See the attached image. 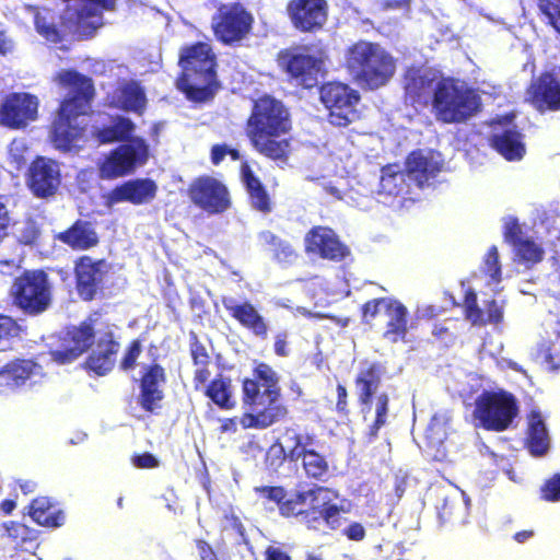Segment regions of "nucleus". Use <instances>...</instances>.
Here are the masks:
<instances>
[{"instance_id": "nucleus-1", "label": "nucleus", "mask_w": 560, "mask_h": 560, "mask_svg": "<svg viewBox=\"0 0 560 560\" xmlns=\"http://www.w3.org/2000/svg\"><path fill=\"white\" fill-rule=\"evenodd\" d=\"M57 81L69 89V95L61 103L50 139L56 149L67 152L77 148L84 136L93 85L89 78L71 70L59 72Z\"/></svg>"}, {"instance_id": "nucleus-2", "label": "nucleus", "mask_w": 560, "mask_h": 560, "mask_svg": "<svg viewBox=\"0 0 560 560\" xmlns=\"http://www.w3.org/2000/svg\"><path fill=\"white\" fill-rule=\"evenodd\" d=\"M289 113L281 102L270 96L260 97L254 105L247 122V136L260 154L283 161L290 143L280 139L290 129Z\"/></svg>"}, {"instance_id": "nucleus-3", "label": "nucleus", "mask_w": 560, "mask_h": 560, "mask_svg": "<svg viewBox=\"0 0 560 560\" xmlns=\"http://www.w3.org/2000/svg\"><path fill=\"white\" fill-rule=\"evenodd\" d=\"M254 375L256 380L243 383L244 402L249 412L243 416L241 423L245 428L264 429L282 419L287 409L279 402V377L272 368L259 363Z\"/></svg>"}, {"instance_id": "nucleus-4", "label": "nucleus", "mask_w": 560, "mask_h": 560, "mask_svg": "<svg viewBox=\"0 0 560 560\" xmlns=\"http://www.w3.org/2000/svg\"><path fill=\"white\" fill-rule=\"evenodd\" d=\"M135 128L129 118L116 116L109 126L97 132L98 141L102 143L127 140V143L115 149L101 164L102 178L124 176L147 161L148 145L144 140L138 137L130 138Z\"/></svg>"}, {"instance_id": "nucleus-5", "label": "nucleus", "mask_w": 560, "mask_h": 560, "mask_svg": "<svg viewBox=\"0 0 560 560\" xmlns=\"http://www.w3.org/2000/svg\"><path fill=\"white\" fill-rule=\"evenodd\" d=\"M183 77L176 82L189 100H208L215 85L214 55L207 43H198L183 50L179 59Z\"/></svg>"}, {"instance_id": "nucleus-6", "label": "nucleus", "mask_w": 560, "mask_h": 560, "mask_svg": "<svg viewBox=\"0 0 560 560\" xmlns=\"http://www.w3.org/2000/svg\"><path fill=\"white\" fill-rule=\"evenodd\" d=\"M347 62L355 80L371 90L385 85L395 72L392 56L380 45L368 42L353 45Z\"/></svg>"}, {"instance_id": "nucleus-7", "label": "nucleus", "mask_w": 560, "mask_h": 560, "mask_svg": "<svg viewBox=\"0 0 560 560\" xmlns=\"http://www.w3.org/2000/svg\"><path fill=\"white\" fill-rule=\"evenodd\" d=\"M480 106L477 93L466 84L452 79H441L435 85L433 108L439 120L453 124L471 117Z\"/></svg>"}, {"instance_id": "nucleus-8", "label": "nucleus", "mask_w": 560, "mask_h": 560, "mask_svg": "<svg viewBox=\"0 0 560 560\" xmlns=\"http://www.w3.org/2000/svg\"><path fill=\"white\" fill-rule=\"evenodd\" d=\"M14 304L30 315L45 312L51 303V284L42 270L25 271L11 288Z\"/></svg>"}, {"instance_id": "nucleus-9", "label": "nucleus", "mask_w": 560, "mask_h": 560, "mask_svg": "<svg viewBox=\"0 0 560 560\" xmlns=\"http://www.w3.org/2000/svg\"><path fill=\"white\" fill-rule=\"evenodd\" d=\"M61 21L65 30L80 36H90L103 25V10H113L115 0H66Z\"/></svg>"}, {"instance_id": "nucleus-10", "label": "nucleus", "mask_w": 560, "mask_h": 560, "mask_svg": "<svg viewBox=\"0 0 560 560\" xmlns=\"http://www.w3.org/2000/svg\"><path fill=\"white\" fill-rule=\"evenodd\" d=\"M516 415V400L506 392L483 393L477 399L476 419L488 430H505Z\"/></svg>"}, {"instance_id": "nucleus-11", "label": "nucleus", "mask_w": 560, "mask_h": 560, "mask_svg": "<svg viewBox=\"0 0 560 560\" xmlns=\"http://www.w3.org/2000/svg\"><path fill=\"white\" fill-rule=\"evenodd\" d=\"M320 100L329 112L330 124L343 127L359 118V93L342 83H327L320 89Z\"/></svg>"}, {"instance_id": "nucleus-12", "label": "nucleus", "mask_w": 560, "mask_h": 560, "mask_svg": "<svg viewBox=\"0 0 560 560\" xmlns=\"http://www.w3.org/2000/svg\"><path fill=\"white\" fill-rule=\"evenodd\" d=\"M252 15L240 4L222 5L213 16L217 38L225 44L240 42L250 30Z\"/></svg>"}, {"instance_id": "nucleus-13", "label": "nucleus", "mask_w": 560, "mask_h": 560, "mask_svg": "<svg viewBox=\"0 0 560 560\" xmlns=\"http://www.w3.org/2000/svg\"><path fill=\"white\" fill-rule=\"evenodd\" d=\"M287 13L292 25L301 32H316L328 19L326 0H290Z\"/></svg>"}, {"instance_id": "nucleus-14", "label": "nucleus", "mask_w": 560, "mask_h": 560, "mask_svg": "<svg viewBox=\"0 0 560 560\" xmlns=\"http://www.w3.org/2000/svg\"><path fill=\"white\" fill-rule=\"evenodd\" d=\"M38 98L28 93H12L0 106V124L13 129L25 127L37 118Z\"/></svg>"}, {"instance_id": "nucleus-15", "label": "nucleus", "mask_w": 560, "mask_h": 560, "mask_svg": "<svg viewBox=\"0 0 560 560\" xmlns=\"http://www.w3.org/2000/svg\"><path fill=\"white\" fill-rule=\"evenodd\" d=\"M191 201L209 213H219L228 209L230 200L225 186L212 177L196 179L189 188Z\"/></svg>"}, {"instance_id": "nucleus-16", "label": "nucleus", "mask_w": 560, "mask_h": 560, "mask_svg": "<svg viewBox=\"0 0 560 560\" xmlns=\"http://www.w3.org/2000/svg\"><path fill=\"white\" fill-rule=\"evenodd\" d=\"M282 63L295 84L306 89L317 84L323 67L320 57L303 50L282 58Z\"/></svg>"}, {"instance_id": "nucleus-17", "label": "nucleus", "mask_w": 560, "mask_h": 560, "mask_svg": "<svg viewBox=\"0 0 560 560\" xmlns=\"http://www.w3.org/2000/svg\"><path fill=\"white\" fill-rule=\"evenodd\" d=\"M491 143L502 156L510 161L521 160L525 154L522 135L515 130L510 116L494 121Z\"/></svg>"}, {"instance_id": "nucleus-18", "label": "nucleus", "mask_w": 560, "mask_h": 560, "mask_svg": "<svg viewBox=\"0 0 560 560\" xmlns=\"http://www.w3.org/2000/svg\"><path fill=\"white\" fill-rule=\"evenodd\" d=\"M443 160L440 153L432 150H418L409 154L406 161L407 176L418 187L429 185L442 170Z\"/></svg>"}, {"instance_id": "nucleus-19", "label": "nucleus", "mask_w": 560, "mask_h": 560, "mask_svg": "<svg viewBox=\"0 0 560 560\" xmlns=\"http://www.w3.org/2000/svg\"><path fill=\"white\" fill-rule=\"evenodd\" d=\"M93 337L94 327L91 323L70 328L63 338L62 349L51 352L52 360L60 364L72 362L92 345Z\"/></svg>"}, {"instance_id": "nucleus-20", "label": "nucleus", "mask_w": 560, "mask_h": 560, "mask_svg": "<svg viewBox=\"0 0 560 560\" xmlns=\"http://www.w3.org/2000/svg\"><path fill=\"white\" fill-rule=\"evenodd\" d=\"M305 248L307 253L330 260H340L348 254V248L339 242L334 231L323 226H316L306 234Z\"/></svg>"}, {"instance_id": "nucleus-21", "label": "nucleus", "mask_w": 560, "mask_h": 560, "mask_svg": "<svg viewBox=\"0 0 560 560\" xmlns=\"http://www.w3.org/2000/svg\"><path fill=\"white\" fill-rule=\"evenodd\" d=\"M60 184L59 165L45 158L35 160L30 168V187L38 197L52 195Z\"/></svg>"}, {"instance_id": "nucleus-22", "label": "nucleus", "mask_w": 560, "mask_h": 560, "mask_svg": "<svg viewBox=\"0 0 560 560\" xmlns=\"http://www.w3.org/2000/svg\"><path fill=\"white\" fill-rule=\"evenodd\" d=\"M158 191L156 184L149 178L127 180L108 194L109 203L130 202L142 205L152 201Z\"/></svg>"}, {"instance_id": "nucleus-23", "label": "nucleus", "mask_w": 560, "mask_h": 560, "mask_svg": "<svg viewBox=\"0 0 560 560\" xmlns=\"http://www.w3.org/2000/svg\"><path fill=\"white\" fill-rule=\"evenodd\" d=\"M405 90L412 103H428L435 95V85L440 82L438 72L430 68L409 69L406 74Z\"/></svg>"}, {"instance_id": "nucleus-24", "label": "nucleus", "mask_w": 560, "mask_h": 560, "mask_svg": "<svg viewBox=\"0 0 560 560\" xmlns=\"http://www.w3.org/2000/svg\"><path fill=\"white\" fill-rule=\"evenodd\" d=\"M222 304L243 327L259 338H267L268 325L253 304L249 302L238 303L234 298H223Z\"/></svg>"}, {"instance_id": "nucleus-25", "label": "nucleus", "mask_w": 560, "mask_h": 560, "mask_svg": "<svg viewBox=\"0 0 560 560\" xmlns=\"http://www.w3.org/2000/svg\"><path fill=\"white\" fill-rule=\"evenodd\" d=\"M528 97L533 105L540 112L546 109H560V81L552 74L546 73L532 84Z\"/></svg>"}, {"instance_id": "nucleus-26", "label": "nucleus", "mask_w": 560, "mask_h": 560, "mask_svg": "<svg viewBox=\"0 0 560 560\" xmlns=\"http://www.w3.org/2000/svg\"><path fill=\"white\" fill-rule=\"evenodd\" d=\"M110 105L141 115L147 106L143 88L133 80L121 82L109 98Z\"/></svg>"}, {"instance_id": "nucleus-27", "label": "nucleus", "mask_w": 560, "mask_h": 560, "mask_svg": "<svg viewBox=\"0 0 560 560\" xmlns=\"http://www.w3.org/2000/svg\"><path fill=\"white\" fill-rule=\"evenodd\" d=\"M105 268V261H93L90 257H82L77 264L78 291L84 300L93 299L97 284L103 279Z\"/></svg>"}, {"instance_id": "nucleus-28", "label": "nucleus", "mask_w": 560, "mask_h": 560, "mask_svg": "<svg viewBox=\"0 0 560 560\" xmlns=\"http://www.w3.org/2000/svg\"><path fill=\"white\" fill-rule=\"evenodd\" d=\"M164 381V371L159 365L150 366L143 374L139 402L147 411H153L160 407Z\"/></svg>"}, {"instance_id": "nucleus-29", "label": "nucleus", "mask_w": 560, "mask_h": 560, "mask_svg": "<svg viewBox=\"0 0 560 560\" xmlns=\"http://www.w3.org/2000/svg\"><path fill=\"white\" fill-rule=\"evenodd\" d=\"M406 176L398 165L383 167L377 190L380 201L385 205H392L397 197L406 194L408 191Z\"/></svg>"}, {"instance_id": "nucleus-30", "label": "nucleus", "mask_w": 560, "mask_h": 560, "mask_svg": "<svg viewBox=\"0 0 560 560\" xmlns=\"http://www.w3.org/2000/svg\"><path fill=\"white\" fill-rule=\"evenodd\" d=\"M118 343L113 340L112 332H105L97 339V345L88 359V366L98 375L109 372L115 364Z\"/></svg>"}, {"instance_id": "nucleus-31", "label": "nucleus", "mask_w": 560, "mask_h": 560, "mask_svg": "<svg viewBox=\"0 0 560 560\" xmlns=\"http://www.w3.org/2000/svg\"><path fill=\"white\" fill-rule=\"evenodd\" d=\"M549 445L550 439L545 419L538 409L533 408L528 415V450L534 456H542L549 450Z\"/></svg>"}, {"instance_id": "nucleus-32", "label": "nucleus", "mask_w": 560, "mask_h": 560, "mask_svg": "<svg viewBox=\"0 0 560 560\" xmlns=\"http://www.w3.org/2000/svg\"><path fill=\"white\" fill-rule=\"evenodd\" d=\"M383 314L388 318L385 337L392 342L402 339L407 331V308L401 303L388 299Z\"/></svg>"}, {"instance_id": "nucleus-33", "label": "nucleus", "mask_w": 560, "mask_h": 560, "mask_svg": "<svg viewBox=\"0 0 560 560\" xmlns=\"http://www.w3.org/2000/svg\"><path fill=\"white\" fill-rule=\"evenodd\" d=\"M466 315L474 325L498 324L503 318L502 306L495 301L487 305V311L479 308L476 304L475 293L466 295Z\"/></svg>"}, {"instance_id": "nucleus-34", "label": "nucleus", "mask_w": 560, "mask_h": 560, "mask_svg": "<svg viewBox=\"0 0 560 560\" xmlns=\"http://www.w3.org/2000/svg\"><path fill=\"white\" fill-rule=\"evenodd\" d=\"M59 240L72 248L86 249L97 243V235L90 223L77 222L68 231L59 235Z\"/></svg>"}, {"instance_id": "nucleus-35", "label": "nucleus", "mask_w": 560, "mask_h": 560, "mask_svg": "<svg viewBox=\"0 0 560 560\" xmlns=\"http://www.w3.org/2000/svg\"><path fill=\"white\" fill-rule=\"evenodd\" d=\"M30 515L37 524L44 526H60L65 520L63 514L57 512L47 498L35 499L31 504Z\"/></svg>"}, {"instance_id": "nucleus-36", "label": "nucleus", "mask_w": 560, "mask_h": 560, "mask_svg": "<svg viewBox=\"0 0 560 560\" xmlns=\"http://www.w3.org/2000/svg\"><path fill=\"white\" fill-rule=\"evenodd\" d=\"M378 384V377L375 372L374 365H370L368 369L362 370L357 377V388L359 392L360 401L364 406L362 411L364 419L369 420V413H371V397Z\"/></svg>"}, {"instance_id": "nucleus-37", "label": "nucleus", "mask_w": 560, "mask_h": 560, "mask_svg": "<svg viewBox=\"0 0 560 560\" xmlns=\"http://www.w3.org/2000/svg\"><path fill=\"white\" fill-rule=\"evenodd\" d=\"M9 366L12 371L13 383L18 384L19 387L24 385L32 386L44 375L42 366L31 360L12 362Z\"/></svg>"}, {"instance_id": "nucleus-38", "label": "nucleus", "mask_w": 560, "mask_h": 560, "mask_svg": "<svg viewBox=\"0 0 560 560\" xmlns=\"http://www.w3.org/2000/svg\"><path fill=\"white\" fill-rule=\"evenodd\" d=\"M242 179L247 188L253 206L260 211L269 210V198L260 180L254 176L247 164L242 166Z\"/></svg>"}, {"instance_id": "nucleus-39", "label": "nucleus", "mask_w": 560, "mask_h": 560, "mask_svg": "<svg viewBox=\"0 0 560 560\" xmlns=\"http://www.w3.org/2000/svg\"><path fill=\"white\" fill-rule=\"evenodd\" d=\"M513 247L518 261L526 265L537 264L544 257V249L541 245L528 236L516 238Z\"/></svg>"}, {"instance_id": "nucleus-40", "label": "nucleus", "mask_w": 560, "mask_h": 560, "mask_svg": "<svg viewBox=\"0 0 560 560\" xmlns=\"http://www.w3.org/2000/svg\"><path fill=\"white\" fill-rule=\"evenodd\" d=\"M337 498V493L325 487H314L307 491L300 492V500L306 506L318 513Z\"/></svg>"}, {"instance_id": "nucleus-41", "label": "nucleus", "mask_w": 560, "mask_h": 560, "mask_svg": "<svg viewBox=\"0 0 560 560\" xmlns=\"http://www.w3.org/2000/svg\"><path fill=\"white\" fill-rule=\"evenodd\" d=\"M206 395L222 409H232L235 405L231 397V384L229 380H213L207 387Z\"/></svg>"}, {"instance_id": "nucleus-42", "label": "nucleus", "mask_w": 560, "mask_h": 560, "mask_svg": "<svg viewBox=\"0 0 560 560\" xmlns=\"http://www.w3.org/2000/svg\"><path fill=\"white\" fill-rule=\"evenodd\" d=\"M446 424L447 419L444 416L435 415L432 417L425 430L428 446L436 450L438 454H435V457H438L439 454L443 455L440 448L447 435Z\"/></svg>"}, {"instance_id": "nucleus-43", "label": "nucleus", "mask_w": 560, "mask_h": 560, "mask_svg": "<svg viewBox=\"0 0 560 560\" xmlns=\"http://www.w3.org/2000/svg\"><path fill=\"white\" fill-rule=\"evenodd\" d=\"M538 357L542 359L550 370L560 368V331L553 332L541 342Z\"/></svg>"}, {"instance_id": "nucleus-44", "label": "nucleus", "mask_w": 560, "mask_h": 560, "mask_svg": "<svg viewBox=\"0 0 560 560\" xmlns=\"http://www.w3.org/2000/svg\"><path fill=\"white\" fill-rule=\"evenodd\" d=\"M52 20V15L48 10L37 12L35 15V26L38 34L47 40L58 43L62 37V31L55 26Z\"/></svg>"}, {"instance_id": "nucleus-45", "label": "nucleus", "mask_w": 560, "mask_h": 560, "mask_svg": "<svg viewBox=\"0 0 560 560\" xmlns=\"http://www.w3.org/2000/svg\"><path fill=\"white\" fill-rule=\"evenodd\" d=\"M301 457L303 458V467L308 477L319 479L327 474V460L315 451L306 448Z\"/></svg>"}, {"instance_id": "nucleus-46", "label": "nucleus", "mask_w": 560, "mask_h": 560, "mask_svg": "<svg viewBox=\"0 0 560 560\" xmlns=\"http://www.w3.org/2000/svg\"><path fill=\"white\" fill-rule=\"evenodd\" d=\"M481 272L489 277V285H498L501 281V267L499 262V254L495 246H491L485 256Z\"/></svg>"}, {"instance_id": "nucleus-47", "label": "nucleus", "mask_w": 560, "mask_h": 560, "mask_svg": "<svg viewBox=\"0 0 560 560\" xmlns=\"http://www.w3.org/2000/svg\"><path fill=\"white\" fill-rule=\"evenodd\" d=\"M285 454L291 460H298L307 447L303 436L299 435L294 430H288L284 434L283 443H280Z\"/></svg>"}, {"instance_id": "nucleus-48", "label": "nucleus", "mask_w": 560, "mask_h": 560, "mask_svg": "<svg viewBox=\"0 0 560 560\" xmlns=\"http://www.w3.org/2000/svg\"><path fill=\"white\" fill-rule=\"evenodd\" d=\"M388 412V396L381 394L376 398L375 410L373 413V423L370 429V435L375 438L378 430L386 423Z\"/></svg>"}, {"instance_id": "nucleus-49", "label": "nucleus", "mask_w": 560, "mask_h": 560, "mask_svg": "<svg viewBox=\"0 0 560 560\" xmlns=\"http://www.w3.org/2000/svg\"><path fill=\"white\" fill-rule=\"evenodd\" d=\"M9 158L15 168H21L28 158V145L25 139H14L9 148Z\"/></svg>"}, {"instance_id": "nucleus-50", "label": "nucleus", "mask_w": 560, "mask_h": 560, "mask_svg": "<svg viewBox=\"0 0 560 560\" xmlns=\"http://www.w3.org/2000/svg\"><path fill=\"white\" fill-rule=\"evenodd\" d=\"M538 9L547 22L560 34V10L550 0H539Z\"/></svg>"}, {"instance_id": "nucleus-51", "label": "nucleus", "mask_w": 560, "mask_h": 560, "mask_svg": "<svg viewBox=\"0 0 560 560\" xmlns=\"http://www.w3.org/2000/svg\"><path fill=\"white\" fill-rule=\"evenodd\" d=\"M306 506L302 503L300 500V492L296 493L294 498H290L287 500H282L279 504V510L281 515L283 516H292V515H300L303 513L302 508Z\"/></svg>"}, {"instance_id": "nucleus-52", "label": "nucleus", "mask_w": 560, "mask_h": 560, "mask_svg": "<svg viewBox=\"0 0 560 560\" xmlns=\"http://www.w3.org/2000/svg\"><path fill=\"white\" fill-rule=\"evenodd\" d=\"M541 493L546 501H560V474L555 475L544 485Z\"/></svg>"}, {"instance_id": "nucleus-53", "label": "nucleus", "mask_w": 560, "mask_h": 560, "mask_svg": "<svg viewBox=\"0 0 560 560\" xmlns=\"http://www.w3.org/2000/svg\"><path fill=\"white\" fill-rule=\"evenodd\" d=\"M231 155L233 161L240 159V153L235 149L229 148L226 144H217L211 150V161L213 164H219L225 155Z\"/></svg>"}, {"instance_id": "nucleus-54", "label": "nucleus", "mask_w": 560, "mask_h": 560, "mask_svg": "<svg viewBox=\"0 0 560 560\" xmlns=\"http://www.w3.org/2000/svg\"><path fill=\"white\" fill-rule=\"evenodd\" d=\"M19 325L9 316L0 315V340L18 336Z\"/></svg>"}, {"instance_id": "nucleus-55", "label": "nucleus", "mask_w": 560, "mask_h": 560, "mask_svg": "<svg viewBox=\"0 0 560 560\" xmlns=\"http://www.w3.org/2000/svg\"><path fill=\"white\" fill-rule=\"evenodd\" d=\"M256 491L260 493L261 498L272 501L278 505L285 498L284 490L281 487L256 488Z\"/></svg>"}, {"instance_id": "nucleus-56", "label": "nucleus", "mask_w": 560, "mask_h": 560, "mask_svg": "<svg viewBox=\"0 0 560 560\" xmlns=\"http://www.w3.org/2000/svg\"><path fill=\"white\" fill-rule=\"evenodd\" d=\"M288 455L281 444H273L267 452V462L272 468H277L282 464Z\"/></svg>"}, {"instance_id": "nucleus-57", "label": "nucleus", "mask_w": 560, "mask_h": 560, "mask_svg": "<svg viewBox=\"0 0 560 560\" xmlns=\"http://www.w3.org/2000/svg\"><path fill=\"white\" fill-rule=\"evenodd\" d=\"M387 300L388 299H380L368 302L363 306V317L368 319L369 317L383 314L387 304Z\"/></svg>"}, {"instance_id": "nucleus-58", "label": "nucleus", "mask_w": 560, "mask_h": 560, "mask_svg": "<svg viewBox=\"0 0 560 560\" xmlns=\"http://www.w3.org/2000/svg\"><path fill=\"white\" fill-rule=\"evenodd\" d=\"M504 229H505V237L508 240H510L513 244H514V241H516V238L525 236L522 233L521 225H520L517 219H515L513 217L505 218Z\"/></svg>"}, {"instance_id": "nucleus-59", "label": "nucleus", "mask_w": 560, "mask_h": 560, "mask_svg": "<svg viewBox=\"0 0 560 560\" xmlns=\"http://www.w3.org/2000/svg\"><path fill=\"white\" fill-rule=\"evenodd\" d=\"M140 352H141V348H140L139 342L138 341L132 342V345L129 347L127 353L125 354V357L122 359L121 368L124 370L131 369L135 365L136 360L138 359Z\"/></svg>"}, {"instance_id": "nucleus-60", "label": "nucleus", "mask_w": 560, "mask_h": 560, "mask_svg": "<svg viewBox=\"0 0 560 560\" xmlns=\"http://www.w3.org/2000/svg\"><path fill=\"white\" fill-rule=\"evenodd\" d=\"M318 515L329 526L334 527L338 522L339 509L337 505L329 503Z\"/></svg>"}, {"instance_id": "nucleus-61", "label": "nucleus", "mask_w": 560, "mask_h": 560, "mask_svg": "<svg viewBox=\"0 0 560 560\" xmlns=\"http://www.w3.org/2000/svg\"><path fill=\"white\" fill-rule=\"evenodd\" d=\"M18 387V384L13 383L12 371L8 364L0 371V394L5 393L8 389H14Z\"/></svg>"}, {"instance_id": "nucleus-62", "label": "nucleus", "mask_w": 560, "mask_h": 560, "mask_svg": "<svg viewBox=\"0 0 560 560\" xmlns=\"http://www.w3.org/2000/svg\"><path fill=\"white\" fill-rule=\"evenodd\" d=\"M288 332L281 331L278 332L275 337V353L279 357H287L289 355V348H288Z\"/></svg>"}, {"instance_id": "nucleus-63", "label": "nucleus", "mask_w": 560, "mask_h": 560, "mask_svg": "<svg viewBox=\"0 0 560 560\" xmlns=\"http://www.w3.org/2000/svg\"><path fill=\"white\" fill-rule=\"evenodd\" d=\"M276 256L279 260L288 262L292 261L296 257L293 248L289 244L283 242L278 243V246L276 248Z\"/></svg>"}, {"instance_id": "nucleus-64", "label": "nucleus", "mask_w": 560, "mask_h": 560, "mask_svg": "<svg viewBox=\"0 0 560 560\" xmlns=\"http://www.w3.org/2000/svg\"><path fill=\"white\" fill-rule=\"evenodd\" d=\"M266 560H291L290 556L280 547L269 546L265 551Z\"/></svg>"}]
</instances>
